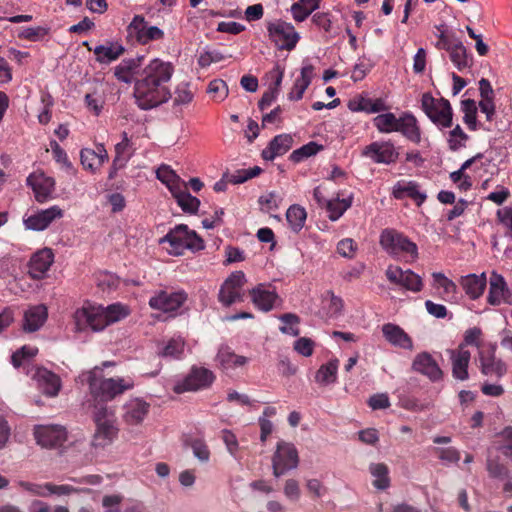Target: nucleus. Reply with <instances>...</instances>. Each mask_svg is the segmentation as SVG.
Masks as SVG:
<instances>
[{"label": "nucleus", "mask_w": 512, "mask_h": 512, "mask_svg": "<svg viewBox=\"0 0 512 512\" xmlns=\"http://www.w3.org/2000/svg\"><path fill=\"white\" fill-rule=\"evenodd\" d=\"M491 449L505 456L512 463V427H505L496 437Z\"/></svg>", "instance_id": "obj_40"}, {"label": "nucleus", "mask_w": 512, "mask_h": 512, "mask_svg": "<svg viewBox=\"0 0 512 512\" xmlns=\"http://www.w3.org/2000/svg\"><path fill=\"white\" fill-rule=\"evenodd\" d=\"M314 77V66L306 63L302 66L300 76L296 78L287 98L290 101H298L302 99L304 92L309 87Z\"/></svg>", "instance_id": "obj_30"}, {"label": "nucleus", "mask_w": 512, "mask_h": 512, "mask_svg": "<svg viewBox=\"0 0 512 512\" xmlns=\"http://www.w3.org/2000/svg\"><path fill=\"white\" fill-rule=\"evenodd\" d=\"M322 148V145L312 141L294 150L290 154L289 159L294 163H299L313 155H316L320 150H322Z\"/></svg>", "instance_id": "obj_49"}, {"label": "nucleus", "mask_w": 512, "mask_h": 512, "mask_svg": "<svg viewBox=\"0 0 512 512\" xmlns=\"http://www.w3.org/2000/svg\"><path fill=\"white\" fill-rule=\"evenodd\" d=\"M357 250V245L351 238H345L338 242L337 252L345 258H353Z\"/></svg>", "instance_id": "obj_62"}, {"label": "nucleus", "mask_w": 512, "mask_h": 512, "mask_svg": "<svg viewBox=\"0 0 512 512\" xmlns=\"http://www.w3.org/2000/svg\"><path fill=\"white\" fill-rule=\"evenodd\" d=\"M27 185L32 188L35 199L43 203L51 198L55 189V180L43 172H34L28 176Z\"/></svg>", "instance_id": "obj_23"}, {"label": "nucleus", "mask_w": 512, "mask_h": 512, "mask_svg": "<svg viewBox=\"0 0 512 512\" xmlns=\"http://www.w3.org/2000/svg\"><path fill=\"white\" fill-rule=\"evenodd\" d=\"M479 362L480 370L482 374L486 376H495L497 378H501L507 372L506 363L503 360L495 357L494 348L487 355L480 351Z\"/></svg>", "instance_id": "obj_28"}, {"label": "nucleus", "mask_w": 512, "mask_h": 512, "mask_svg": "<svg viewBox=\"0 0 512 512\" xmlns=\"http://www.w3.org/2000/svg\"><path fill=\"white\" fill-rule=\"evenodd\" d=\"M156 175L162 183L166 184L171 193L174 192L175 188L184 186L185 182L169 166L162 165L159 167Z\"/></svg>", "instance_id": "obj_47"}, {"label": "nucleus", "mask_w": 512, "mask_h": 512, "mask_svg": "<svg viewBox=\"0 0 512 512\" xmlns=\"http://www.w3.org/2000/svg\"><path fill=\"white\" fill-rule=\"evenodd\" d=\"M94 421L96 430L91 442L92 446L95 448H104L110 445L118 434L114 411L104 405L96 407Z\"/></svg>", "instance_id": "obj_5"}, {"label": "nucleus", "mask_w": 512, "mask_h": 512, "mask_svg": "<svg viewBox=\"0 0 512 512\" xmlns=\"http://www.w3.org/2000/svg\"><path fill=\"white\" fill-rule=\"evenodd\" d=\"M451 361L452 376L459 381L469 378L468 367L471 359L470 351L460 344L456 349L447 351Z\"/></svg>", "instance_id": "obj_19"}, {"label": "nucleus", "mask_w": 512, "mask_h": 512, "mask_svg": "<svg viewBox=\"0 0 512 512\" xmlns=\"http://www.w3.org/2000/svg\"><path fill=\"white\" fill-rule=\"evenodd\" d=\"M124 51V47L117 42L98 45L93 49L96 61L101 64H109L112 61H115L124 53Z\"/></svg>", "instance_id": "obj_38"}, {"label": "nucleus", "mask_w": 512, "mask_h": 512, "mask_svg": "<svg viewBox=\"0 0 512 512\" xmlns=\"http://www.w3.org/2000/svg\"><path fill=\"white\" fill-rule=\"evenodd\" d=\"M41 103L43 105V109L38 114V121L39 123L45 125L51 120V109L54 105V100L49 93L43 92L41 94Z\"/></svg>", "instance_id": "obj_58"}, {"label": "nucleus", "mask_w": 512, "mask_h": 512, "mask_svg": "<svg viewBox=\"0 0 512 512\" xmlns=\"http://www.w3.org/2000/svg\"><path fill=\"white\" fill-rule=\"evenodd\" d=\"M48 496L56 495V496H68L74 493H90L91 490L87 488H77L72 485L61 484L56 485L50 482L46 483V487Z\"/></svg>", "instance_id": "obj_51"}, {"label": "nucleus", "mask_w": 512, "mask_h": 512, "mask_svg": "<svg viewBox=\"0 0 512 512\" xmlns=\"http://www.w3.org/2000/svg\"><path fill=\"white\" fill-rule=\"evenodd\" d=\"M315 343L313 340L307 337H301L294 343V350L305 357H309L313 354Z\"/></svg>", "instance_id": "obj_63"}, {"label": "nucleus", "mask_w": 512, "mask_h": 512, "mask_svg": "<svg viewBox=\"0 0 512 512\" xmlns=\"http://www.w3.org/2000/svg\"><path fill=\"white\" fill-rule=\"evenodd\" d=\"M267 30L271 41L280 50H293L300 39V35L294 26L285 21L271 23L268 25Z\"/></svg>", "instance_id": "obj_12"}, {"label": "nucleus", "mask_w": 512, "mask_h": 512, "mask_svg": "<svg viewBox=\"0 0 512 512\" xmlns=\"http://www.w3.org/2000/svg\"><path fill=\"white\" fill-rule=\"evenodd\" d=\"M79 379L81 382H87L90 393L95 398L104 401L112 400L134 386V381L130 377L104 378L102 369L99 367H94L92 370L82 373Z\"/></svg>", "instance_id": "obj_2"}, {"label": "nucleus", "mask_w": 512, "mask_h": 512, "mask_svg": "<svg viewBox=\"0 0 512 512\" xmlns=\"http://www.w3.org/2000/svg\"><path fill=\"white\" fill-rule=\"evenodd\" d=\"M338 367L339 360L336 358L321 365L315 374V381L320 385H329L336 382Z\"/></svg>", "instance_id": "obj_41"}, {"label": "nucleus", "mask_w": 512, "mask_h": 512, "mask_svg": "<svg viewBox=\"0 0 512 512\" xmlns=\"http://www.w3.org/2000/svg\"><path fill=\"white\" fill-rule=\"evenodd\" d=\"M102 305H97L86 301L78 307L73 315L75 331L84 332L88 329L99 332L105 329V323L102 321Z\"/></svg>", "instance_id": "obj_7"}, {"label": "nucleus", "mask_w": 512, "mask_h": 512, "mask_svg": "<svg viewBox=\"0 0 512 512\" xmlns=\"http://www.w3.org/2000/svg\"><path fill=\"white\" fill-rule=\"evenodd\" d=\"M194 98V93L190 88V84L180 83L175 89L174 105H187Z\"/></svg>", "instance_id": "obj_55"}, {"label": "nucleus", "mask_w": 512, "mask_h": 512, "mask_svg": "<svg viewBox=\"0 0 512 512\" xmlns=\"http://www.w3.org/2000/svg\"><path fill=\"white\" fill-rule=\"evenodd\" d=\"M421 107L427 117L438 127L448 128L452 126V107L444 98L436 99L431 94L425 93L421 99Z\"/></svg>", "instance_id": "obj_8"}, {"label": "nucleus", "mask_w": 512, "mask_h": 512, "mask_svg": "<svg viewBox=\"0 0 512 512\" xmlns=\"http://www.w3.org/2000/svg\"><path fill=\"white\" fill-rule=\"evenodd\" d=\"M387 279L394 284L401 285L412 292H420L423 288L422 278L412 270H402L398 266H388L386 270Z\"/></svg>", "instance_id": "obj_17"}, {"label": "nucleus", "mask_w": 512, "mask_h": 512, "mask_svg": "<svg viewBox=\"0 0 512 512\" xmlns=\"http://www.w3.org/2000/svg\"><path fill=\"white\" fill-rule=\"evenodd\" d=\"M32 378L36 381L38 389L48 397H56L62 387L60 377L54 372L44 368L37 367Z\"/></svg>", "instance_id": "obj_20"}, {"label": "nucleus", "mask_w": 512, "mask_h": 512, "mask_svg": "<svg viewBox=\"0 0 512 512\" xmlns=\"http://www.w3.org/2000/svg\"><path fill=\"white\" fill-rule=\"evenodd\" d=\"M194 456L201 462H207L210 458V451L204 440L194 439L191 442Z\"/></svg>", "instance_id": "obj_60"}, {"label": "nucleus", "mask_w": 512, "mask_h": 512, "mask_svg": "<svg viewBox=\"0 0 512 512\" xmlns=\"http://www.w3.org/2000/svg\"><path fill=\"white\" fill-rule=\"evenodd\" d=\"M217 367L225 373H230L248 363V358L237 355L229 346L222 345L219 347L215 357Z\"/></svg>", "instance_id": "obj_26"}, {"label": "nucleus", "mask_w": 512, "mask_h": 512, "mask_svg": "<svg viewBox=\"0 0 512 512\" xmlns=\"http://www.w3.org/2000/svg\"><path fill=\"white\" fill-rule=\"evenodd\" d=\"M102 321L105 323V328L115 322H118L129 315V309L127 306L114 303L107 307L102 306Z\"/></svg>", "instance_id": "obj_43"}, {"label": "nucleus", "mask_w": 512, "mask_h": 512, "mask_svg": "<svg viewBox=\"0 0 512 512\" xmlns=\"http://www.w3.org/2000/svg\"><path fill=\"white\" fill-rule=\"evenodd\" d=\"M353 195L350 194L346 198L340 199L339 197L328 200L326 202V209L328 217L331 221L338 220L352 205Z\"/></svg>", "instance_id": "obj_42"}, {"label": "nucleus", "mask_w": 512, "mask_h": 512, "mask_svg": "<svg viewBox=\"0 0 512 512\" xmlns=\"http://www.w3.org/2000/svg\"><path fill=\"white\" fill-rule=\"evenodd\" d=\"M63 215V210L59 206L54 205L26 217L24 219V225L29 230L43 231L48 228L53 221L62 218Z\"/></svg>", "instance_id": "obj_18"}, {"label": "nucleus", "mask_w": 512, "mask_h": 512, "mask_svg": "<svg viewBox=\"0 0 512 512\" xmlns=\"http://www.w3.org/2000/svg\"><path fill=\"white\" fill-rule=\"evenodd\" d=\"M412 370L426 376L432 382L440 381L443 378V371L428 352H421L415 356Z\"/></svg>", "instance_id": "obj_21"}, {"label": "nucleus", "mask_w": 512, "mask_h": 512, "mask_svg": "<svg viewBox=\"0 0 512 512\" xmlns=\"http://www.w3.org/2000/svg\"><path fill=\"white\" fill-rule=\"evenodd\" d=\"M207 93L213 100L221 102L228 96V86L224 80L214 79L208 84Z\"/></svg>", "instance_id": "obj_53"}, {"label": "nucleus", "mask_w": 512, "mask_h": 512, "mask_svg": "<svg viewBox=\"0 0 512 512\" xmlns=\"http://www.w3.org/2000/svg\"><path fill=\"white\" fill-rule=\"evenodd\" d=\"M160 243H167L169 245L167 252L173 256L183 255L186 250L197 252L205 247L202 238L184 224H179L171 229L160 239Z\"/></svg>", "instance_id": "obj_4"}, {"label": "nucleus", "mask_w": 512, "mask_h": 512, "mask_svg": "<svg viewBox=\"0 0 512 512\" xmlns=\"http://www.w3.org/2000/svg\"><path fill=\"white\" fill-rule=\"evenodd\" d=\"M369 471L373 476V486L379 490H385L390 485L389 469L384 463H372Z\"/></svg>", "instance_id": "obj_44"}, {"label": "nucleus", "mask_w": 512, "mask_h": 512, "mask_svg": "<svg viewBox=\"0 0 512 512\" xmlns=\"http://www.w3.org/2000/svg\"><path fill=\"white\" fill-rule=\"evenodd\" d=\"M128 146H129V139L127 137V134L124 133L122 142L116 144V146H115L116 157L113 160L114 165L119 164V166L122 167L126 164V162L129 159V156L125 155Z\"/></svg>", "instance_id": "obj_59"}, {"label": "nucleus", "mask_w": 512, "mask_h": 512, "mask_svg": "<svg viewBox=\"0 0 512 512\" xmlns=\"http://www.w3.org/2000/svg\"><path fill=\"white\" fill-rule=\"evenodd\" d=\"M80 160L86 170L95 172L108 160V154L103 145L97 146V151L83 148L80 152Z\"/></svg>", "instance_id": "obj_35"}, {"label": "nucleus", "mask_w": 512, "mask_h": 512, "mask_svg": "<svg viewBox=\"0 0 512 512\" xmlns=\"http://www.w3.org/2000/svg\"><path fill=\"white\" fill-rule=\"evenodd\" d=\"M361 155L374 163L385 165L395 163L399 158V152L390 140L370 143L363 148Z\"/></svg>", "instance_id": "obj_13"}, {"label": "nucleus", "mask_w": 512, "mask_h": 512, "mask_svg": "<svg viewBox=\"0 0 512 512\" xmlns=\"http://www.w3.org/2000/svg\"><path fill=\"white\" fill-rule=\"evenodd\" d=\"M128 35L140 44L161 40L164 32L157 26H150L142 15H135L127 27Z\"/></svg>", "instance_id": "obj_14"}, {"label": "nucleus", "mask_w": 512, "mask_h": 512, "mask_svg": "<svg viewBox=\"0 0 512 512\" xmlns=\"http://www.w3.org/2000/svg\"><path fill=\"white\" fill-rule=\"evenodd\" d=\"M374 127L384 134L401 133L413 143H420L421 130L416 117L411 112H403L399 117L392 112L378 114L373 118Z\"/></svg>", "instance_id": "obj_3"}, {"label": "nucleus", "mask_w": 512, "mask_h": 512, "mask_svg": "<svg viewBox=\"0 0 512 512\" xmlns=\"http://www.w3.org/2000/svg\"><path fill=\"white\" fill-rule=\"evenodd\" d=\"M47 308L44 305L30 307L24 314L23 329L27 332H35L45 323Z\"/></svg>", "instance_id": "obj_37"}, {"label": "nucleus", "mask_w": 512, "mask_h": 512, "mask_svg": "<svg viewBox=\"0 0 512 512\" xmlns=\"http://www.w3.org/2000/svg\"><path fill=\"white\" fill-rule=\"evenodd\" d=\"M47 34V30L41 26L23 28L18 36L29 41H38Z\"/></svg>", "instance_id": "obj_61"}, {"label": "nucleus", "mask_w": 512, "mask_h": 512, "mask_svg": "<svg viewBox=\"0 0 512 512\" xmlns=\"http://www.w3.org/2000/svg\"><path fill=\"white\" fill-rule=\"evenodd\" d=\"M214 380L215 375L211 370L193 366L186 377L175 383L173 390L177 394L203 390L209 388Z\"/></svg>", "instance_id": "obj_10"}, {"label": "nucleus", "mask_w": 512, "mask_h": 512, "mask_svg": "<svg viewBox=\"0 0 512 512\" xmlns=\"http://www.w3.org/2000/svg\"><path fill=\"white\" fill-rule=\"evenodd\" d=\"M487 471L493 478L504 479L509 476V469L504 464L500 463L498 457H488Z\"/></svg>", "instance_id": "obj_56"}, {"label": "nucleus", "mask_w": 512, "mask_h": 512, "mask_svg": "<svg viewBox=\"0 0 512 512\" xmlns=\"http://www.w3.org/2000/svg\"><path fill=\"white\" fill-rule=\"evenodd\" d=\"M34 437L41 447L54 448L66 441L67 433L65 428L59 425H38L34 428Z\"/></svg>", "instance_id": "obj_16"}, {"label": "nucleus", "mask_w": 512, "mask_h": 512, "mask_svg": "<svg viewBox=\"0 0 512 512\" xmlns=\"http://www.w3.org/2000/svg\"><path fill=\"white\" fill-rule=\"evenodd\" d=\"M460 285L465 291L466 295L472 299L476 300L482 296L486 285L487 278L485 273L477 274H468L462 276L460 279Z\"/></svg>", "instance_id": "obj_33"}, {"label": "nucleus", "mask_w": 512, "mask_h": 512, "mask_svg": "<svg viewBox=\"0 0 512 512\" xmlns=\"http://www.w3.org/2000/svg\"><path fill=\"white\" fill-rule=\"evenodd\" d=\"M469 136L463 131L460 125H456L448 135V146L452 151H458L466 146Z\"/></svg>", "instance_id": "obj_52"}, {"label": "nucleus", "mask_w": 512, "mask_h": 512, "mask_svg": "<svg viewBox=\"0 0 512 512\" xmlns=\"http://www.w3.org/2000/svg\"><path fill=\"white\" fill-rule=\"evenodd\" d=\"M432 278V287L438 291V296L446 302H456L457 285L441 272H433Z\"/></svg>", "instance_id": "obj_31"}, {"label": "nucleus", "mask_w": 512, "mask_h": 512, "mask_svg": "<svg viewBox=\"0 0 512 512\" xmlns=\"http://www.w3.org/2000/svg\"><path fill=\"white\" fill-rule=\"evenodd\" d=\"M392 195L396 199L411 198L417 205L426 200V194L420 191L419 185L414 181H398L393 187Z\"/></svg>", "instance_id": "obj_36"}, {"label": "nucleus", "mask_w": 512, "mask_h": 512, "mask_svg": "<svg viewBox=\"0 0 512 512\" xmlns=\"http://www.w3.org/2000/svg\"><path fill=\"white\" fill-rule=\"evenodd\" d=\"M379 243L382 249L393 257H410L412 260L418 258L417 245L395 229H384L380 234Z\"/></svg>", "instance_id": "obj_6"}, {"label": "nucleus", "mask_w": 512, "mask_h": 512, "mask_svg": "<svg viewBox=\"0 0 512 512\" xmlns=\"http://www.w3.org/2000/svg\"><path fill=\"white\" fill-rule=\"evenodd\" d=\"M174 67L159 58L152 59L135 81L134 97L142 110H150L166 103L171 98L167 83L171 80Z\"/></svg>", "instance_id": "obj_1"}, {"label": "nucleus", "mask_w": 512, "mask_h": 512, "mask_svg": "<svg viewBox=\"0 0 512 512\" xmlns=\"http://www.w3.org/2000/svg\"><path fill=\"white\" fill-rule=\"evenodd\" d=\"M143 57L123 59L119 65L114 68V76L125 84H131L138 79L140 75L141 61Z\"/></svg>", "instance_id": "obj_27"}, {"label": "nucleus", "mask_w": 512, "mask_h": 512, "mask_svg": "<svg viewBox=\"0 0 512 512\" xmlns=\"http://www.w3.org/2000/svg\"><path fill=\"white\" fill-rule=\"evenodd\" d=\"M171 194L184 212L194 214L198 211L200 201L187 191L186 183H184V186L175 188Z\"/></svg>", "instance_id": "obj_39"}, {"label": "nucleus", "mask_w": 512, "mask_h": 512, "mask_svg": "<svg viewBox=\"0 0 512 512\" xmlns=\"http://www.w3.org/2000/svg\"><path fill=\"white\" fill-rule=\"evenodd\" d=\"M448 53L450 60L458 70L461 71L469 67L470 64L467 55V50L461 41L457 42L453 49Z\"/></svg>", "instance_id": "obj_48"}, {"label": "nucleus", "mask_w": 512, "mask_h": 512, "mask_svg": "<svg viewBox=\"0 0 512 512\" xmlns=\"http://www.w3.org/2000/svg\"><path fill=\"white\" fill-rule=\"evenodd\" d=\"M487 301L493 306L503 303L511 304V292L508 285L504 277L495 271L490 276Z\"/></svg>", "instance_id": "obj_22"}, {"label": "nucleus", "mask_w": 512, "mask_h": 512, "mask_svg": "<svg viewBox=\"0 0 512 512\" xmlns=\"http://www.w3.org/2000/svg\"><path fill=\"white\" fill-rule=\"evenodd\" d=\"M284 323V326L280 327V331L284 334H289L292 336H298L300 331L297 325L300 322V318L294 313H285L279 317Z\"/></svg>", "instance_id": "obj_54"}, {"label": "nucleus", "mask_w": 512, "mask_h": 512, "mask_svg": "<svg viewBox=\"0 0 512 512\" xmlns=\"http://www.w3.org/2000/svg\"><path fill=\"white\" fill-rule=\"evenodd\" d=\"M306 218V210L299 205L290 206L286 212V220L290 229L295 233L300 232L304 227Z\"/></svg>", "instance_id": "obj_45"}, {"label": "nucleus", "mask_w": 512, "mask_h": 512, "mask_svg": "<svg viewBox=\"0 0 512 512\" xmlns=\"http://www.w3.org/2000/svg\"><path fill=\"white\" fill-rule=\"evenodd\" d=\"M186 299L187 295L184 291L161 290L150 298L149 306L162 312H173L179 309Z\"/></svg>", "instance_id": "obj_15"}, {"label": "nucleus", "mask_w": 512, "mask_h": 512, "mask_svg": "<svg viewBox=\"0 0 512 512\" xmlns=\"http://www.w3.org/2000/svg\"><path fill=\"white\" fill-rule=\"evenodd\" d=\"M150 405L144 400L135 398L124 405L123 419L129 425L140 424L148 415Z\"/></svg>", "instance_id": "obj_29"}, {"label": "nucleus", "mask_w": 512, "mask_h": 512, "mask_svg": "<svg viewBox=\"0 0 512 512\" xmlns=\"http://www.w3.org/2000/svg\"><path fill=\"white\" fill-rule=\"evenodd\" d=\"M38 352V349L31 346H23L14 352L11 356V362L15 368L20 367L26 360L32 359Z\"/></svg>", "instance_id": "obj_57"}, {"label": "nucleus", "mask_w": 512, "mask_h": 512, "mask_svg": "<svg viewBox=\"0 0 512 512\" xmlns=\"http://www.w3.org/2000/svg\"><path fill=\"white\" fill-rule=\"evenodd\" d=\"M461 109L464 113L463 121L472 131L477 129V107L476 103L472 99H465L461 102Z\"/></svg>", "instance_id": "obj_50"}, {"label": "nucleus", "mask_w": 512, "mask_h": 512, "mask_svg": "<svg viewBox=\"0 0 512 512\" xmlns=\"http://www.w3.org/2000/svg\"><path fill=\"white\" fill-rule=\"evenodd\" d=\"M382 332L390 344L407 350L413 349L411 337L400 326L387 323L382 326Z\"/></svg>", "instance_id": "obj_34"}, {"label": "nucleus", "mask_w": 512, "mask_h": 512, "mask_svg": "<svg viewBox=\"0 0 512 512\" xmlns=\"http://www.w3.org/2000/svg\"><path fill=\"white\" fill-rule=\"evenodd\" d=\"M250 296L253 304L261 311L268 312L272 310L279 301L276 289L268 284H258L250 290Z\"/></svg>", "instance_id": "obj_24"}, {"label": "nucleus", "mask_w": 512, "mask_h": 512, "mask_svg": "<svg viewBox=\"0 0 512 512\" xmlns=\"http://www.w3.org/2000/svg\"><path fill=\"white\" fill-rule=\"evenodd\" d=\"M299 464L298 451L292 443L279 441L272 456V469L275 477L296 469Z\"/></svg>", "instance_id": "obj_9"}, {"label": "nucleus", "mask_w": 512, "mask_h": 512, "mask_svg": "<svg viewBox=\"0 0 512 512\" xmlns=\"http://www.w3.org/2000/svg\"><path fill=\"white\" fill-rule=\"evenodd\" d=\"M185 342L181 337H174L163 343L159 355L173 359H179L184 353Z\"/></svg>", "instance_id": "obj_46"}, {"label": "nucleus", "mask_w": 512, "mask_h": 512, "mask_svg": "<svg viewBox=\"0 0 512 512\" xmlns=\"http://www.w3.org/2000/svg\"><path fill=\"white\" fill-rule=\"evenodd\" d=\"M246 282L247 279L244 272L235 271L231 273L220 287L218 293L219 302L225 307L242 302L244 297L243 287Z\"/></svg>", "instance_id": "obj_11"}, {"label": "nucleus", "mask_w": 512, "mask_h": 512, "mask_svg": "<svg viewBox=\"0 0 512 512\" xmlns=\"http://www.w3.org/2000/svg\"><path fill=\"white\" fill-rule=\"evenodd\" d=\"M293 144V138L288 134H281L275 136L269 145L262 151L264 160L272 161L276 157L282 156L287 153Z\"/></svg>", "instance_id": "obj_32"}, {"label": "nucleus", "mask_w": 512, "mask_h": 512, "mask_svg": "<svg viewBox=\"0 0 512 512\" xmlns=\"http://www.w3.org/2000/svg\"><path fill=\"white\" fill-rule=\"evenodd\" d=\"M54 262V253L50 248L35 252L28 263V273L33 279H42Z\"/></svg>", "instance_id": "obj_25"}, {"label": "nucleus", "mask_w": 512, "mask_h": 512, "mask_svg": "<svg viewBox=\"0 0 512 512\" xmlns=\"http://www.w3.org/2000/svg\"><path fill=\"white\" fill-rule=\"evenodd\" d=\"M123 496L120 494L106 495L102 499L103 512H120Z\"/></svg>", "instance_id": "obj_64"}]
</instances>
